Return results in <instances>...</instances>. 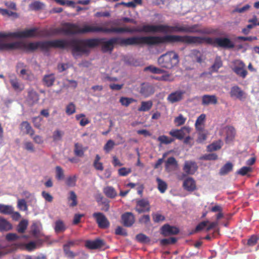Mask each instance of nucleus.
Here are the masks:
<instances>
[{"instance_id": "48", "label": "nucleus", "mask_w": 259, "mask_h": 259, "mask_svg": "<svg viewBox=\"0 0 259 259\" xmlns=\"http://www.w3.org/2000/svg\"><path fill=\"white\" fill-rule=\"evenodd\" d=\"M158 141L160 142L161 144H169L171 143L174 141V139L168 137L166 136L162 135L158 137L157 139Z\"/></svg>"}, {"instance_id": "19", "label": "nucleus", "mask_w": 259, "mask_h": 259, "mask_svg": "<svg viewBox=\"0 0 259 259\" xmlns=\"http://www.w3.org/2000/svg\"><path fill=\"white\" fill-rule=\"evenodd\" d=\"M39 100L38 94L33 89H29L27 91L26 101L28 103L32 106L37 103Z\"/></svg>"}, {"instance_id": "7", "label": "nucleus", "mask_w": 259, "mask_h": 259, "mask_svg": "<svg viewBox=\"0 0 259 259\" xmlns=\"http://www.w3.org/2000/svg\"><path fill=\"white\" fill-rule=\"evenodd\" d=\"M157 62L161 67L170 69L178 64L179 56L175 52L169 51L161 55Z\"/></svg>"}, {"instance_id": "40", "label": "nucleus", "mask_w": 259, "mask_h": 259, "mask_svg": "<svg viewBox=\"0 0 259 259\" xmlns=\"http://www.w3.org/2000/svg\"><path fill=\"white\" fill-rule=\"evenodd\" d=\"M101 157L99 155L97 154L93 162V166L95 168L98 170L102 171L104 169L103 163L100 162Z\"/></svg>"}, {"instance_id": "14", "label": "nucleus", "mask_w": 259, "mask_h": 259, "mask_svg": "<svg viewBox=\"0 0 259 259\" xmlns=\"http://www.w3.org/2000/svg\"><path fill=\"white\" fill-rule=\"evenodd\" d=\"M186 92L184 90H177L171 92L167 97L168 102L173 104L181 101L184 99Z\"/></svg>"}, {"instance_id": "20", "label": "nucleus", "mask_w": 259, "mask_h": 259, "mask_svg": "<svg viewBox=\"0 0 259 259\" xmlns=\"http://www.w3.org/2000/svg\"><path fill=\"white\" fill-rule=\"evenodd\" d=\"M198 169V166L195 162L192 161H186L185 162L183 170L188 175H193Z\"/></svg>"}, {"instance_id": "5", "label": "nucleus", "mask_w": 259, "mask_h": 259, "mask_svg": "<svg viewBox=\"0 0 259 259\" xmlns=\"http://www.w3.org/2000/svg\"><path fill=\"white\" fill-rule=\"evenodd\" d=\"M60 31L66 35L83 34L89 32H104L106 33H122L125 32L132 33L134 30L128 27H111L104 28L94 25H85L80 28L77 24L65 23L63 25Z\"/></svg>"}, {"instance_id": "32", "label": "nucleus", "mask_w": 259, "mask_h": 259, "mask_svg": "<svg viewBox=\"0 0 259 259\" xmlns=\"http://www.w3.org/2000/svg\"><path fill=\"white\" fill-rule=\"evenodd\" d=\"M103 192L108 198H114L117 196V192L115 189L111 186H107L103 189Z\"/></svg>"}, {"instance_id": "8", "label": "nucleus", "mask_w": 259, "mask_h": 259, "mask_svg": "<svg viewBox=\"0 0 259 259\" xmlns=\"http://www.w3.org/2000/svg\"><path fill=\"white\" fill-rule=\"evenodd\" d=\"M36 28H33L29 29H26L24 31H17L14 32H0V42L5 41L4 38L7 37L13 38H30L33 37L37 35Z\"/></svg>"}, {"instance_id": "34", "label": "nucleus", "mask_w": 259, "mask_h": 259, "mask_svg": "<svg viewBox=\"0 0 259 259\" xmlns=\"http://www.w3.org/2000/svg\"><path fill=\"white\" fill-rule=\"evenodd\" d=\"M121 105L124 107H128L131 104L137 102V100L133 98L121 97L119 100Z\"/></svg>"}, {"instance_id": "28", "label": "nucleus", "mask_w": 259, "mask_h": 259, "mask_svg": "<svg viewBox=\"0 0 259 259\" xmlns=\"http://www.w3.org/2000/svg\"><path fill=\"white\" fill-rule=\"evenodd\" d=\"M223 62L220 56H217L215 59L213 64L209 68V71L211 73L213 72H217L220 68L222 67Z\"/></svg>"}, {"instance_id": "35", "label": "nucleus", "mask_w": 259, "mask_h": 259, "mask_svg": "<svg viewBox=\"0 0 259 259\" xmlns=\"http://www.w3.org/2000/svg\"><path fill=\"white\" fill-rule=\"evenodd\" d=\"M191 56L198 63H201L203 61V55L198 50H193L191 52Z\"/></svg>"}, {"instance_id": "47", "label": "nucleus", "mask_w": 259, "mask_h": 259, "mask_svg": "<svg viewBox=\"0 0 259 259\" xmlns=\"http://www.w3.org/2000/svg\"><path fill=\"white\" fill-rule=\"evenodd\" d=\"M259 240V235H253L250 237L247 242V245L249 246L255 245Z\"/></svg>"}, {"instance_id": "60", "label": "nucleus", "mask_w": 259, "mask_h": 259, "mask_svg": "<svg viewBox=\"0 0 259 259\" xmlns=\"http://www.w3.org/2000/svg\"><path fill=\"white\" fill-rule=\"evenodd\" d=\"M56 178L58 180H62L64 178V172L62 168L59 166H57L56 167Z\"/></svg>"}, {"instance_id": "4", "label": "nucleus", "mask_w": 259, "mask_h": 259, "mask_svg": "<svg viewBox=\"0 0 259 259\" xmlns=\"http://www.w3.org/2000/svg\"><path fill=\"white\" fill-rule=\"evenodd\" d=\"M142 31L145 32H162L164 33L172 32L198 33L202 34H211L216 32V30L209 28H199V24L192 25H180L176 24L174 26L168 25H145L142 28Z\"/></svg>"}, {"instance_id": "13", "label": "nucleus", "mask_w": 259, "mask_h": 259, "mask_svg": "<svg viewBox=\"0 0 259 259\" xmlns=\"http://www.w3.org/2000/svg\"><path fill=\"white\" fill-rule=\"evenodd\" d=\"M230 96L232 98H235L240 101H244L247 98V95L238 85L233 86L230 92Z\"/></svg>"}, {"instance_id": "38", "label": "nucleus", "mask_w": 259, "mask_h": 259, "mask_svg": "<svg viewBox=\"0 0 259 259\" xmlns=\"http://www.w3.org/2000/svg\"><path fill=\"white\" fill-rule=\"evenodd\" d=\"M144 71H149L154 74H162L165 72V71L160 68L155 67L153 65L148 66L144 68Z\"/></svg>"}, {"instance_id": "44", "label": "nucleus", "mask_w": 259, "mask_h": 259, "mask_svg": "<svg viewBox=\"0 0 259 259\" xmlns=\"http://www.w3.org/2000/svg\"><path fill=\"white\" fill-rule=\"evenodd\" d=\"M28 225V222L26 220H22L19 223L17 231L20 233H23L26 230Z\"/></svg>"}, {"instance_id": "10", "label": "nucleus", "mask_w": 259, "mask_h": 259, "mask_svg": "<svg viewBox=\"0 0 259 259\" xmlns=\"http://www.w3.org/2000/svg\"><path fill=\"white\" fill-rule=\"evenodd\" d=\"M93 217L95 219L98 227L101 229H107L110 226V222L102 212H95Z\"/></svg>"}, {"instance_id": "27", "label": "nucleus", "mask_w": 259, "mask_h": 259, "mask_svg": "<svg viewBox=\"0 0 259 259\" xmlns=\"http://www.w3.org/2000/svg\"><path fill=\"white\" fill-rule=\"evenodd\" d=\"M225 130L226 133V142L233 141L236 136L235 128L232 126H227L226 127Z\"/></svg>"}, {"instance_id": "1", "label": "nucleus", "mask_w": 259, "mask_h": 259, "mask_svg": "<svg viewBox=\"0 0 259 259\" xmlns=\"http://www.w3.org/2000/svg\"><path fill=\"white\" fill-rule=\"evenodd\" d=\"M166 44L165 35L164 36H132L126 38L113 37L102 42V50L103 52L111 53L115 46L127 47L128 46H139L146 44L148 45H158Z\"/></svg>"}, {"instance_id": "33", "label": "nucleus", "mask_w": 259, "mask_h": 259, "mask_svg": "<svg viewBox=\"0 0 259 259\" xmlns=\"http://www.w3.org/2000/svg\"><path fill=\"white\" fill-rule=\"evenodd\" d=\"M153 106V102L151 100L142 101L141 106L138 108L139 111L147 112L149 111Z\"/></svg>"}, {"instance_id": "41", "label": "nucleus", "mask_w": 259, "mask_h": 259, "mask_svg": "<svg viewBox=\"0 0 259 259\" xmlns=\"http://www.w3.org/2000/svg\"><path fill=\"white\" fill-rule=\"evenodd\" d=\"M13 211V208L10 205L0 204V213L4 214H11Z\"/></svg>"}, {"instance_id": "53", "label": "nucleus", "mask_w": 259, "mask_h": 259, "mask_svg": "<svg viewBox=\"0 0 259 259\" xmlns=\"http://www.w3.org/2000/svg\"><path fill=\"white\" fill-rule=\"evenodd\" d=\"M79 244V241L77 240H69L63 245V248L70 249V247L77 245Z\"/></svg>"}, {"instance_id": "23", "label": "nucleus", "mask_w": 259, "mask_h": 259, "mask_svg": "<svg viewBox=\"0 0 259 259\" xmlns=\"http://www.w3.org/2000/svg\"><path fill=\"white\" fill-rule=\"evenodd\" d=\"M218 99L215 95H204L202 97V104L206 106L209 104H217Z\"/></svg>"}, {"instance_id": "25", "label": "nucleus", "mask_w": 259, "mask_h": 259, "mask_svg": "<svg viewBox=\"0 0 259 259\" xmlns=\"http://www.w3.org/2000/svg\"><path fill=\"white\" fill-rule=\"evenodd\" d=\"M11 223L7 219L0 216V231L7 232L12 229Z\"/></svg>"}, {"instance_id": "39", "label": "nucleus", "mask_w": 259, "mask_h": 259, "mask_svg": "<svg viewBox=\"0 0 259 259\" xmlns=\"http://www.w3.org/2000/svg\"><path fill=\"white\" fill-rule=\"evenodd\" d=\"M66 229L64 223L61 220H58L55 222L54 230L56 233L64 232Z\"/></svg>"}, {"instance_id": "12", "label": "nucleus", "mask_w": 259, "mask_h": 259, "mask_svg": "<svg viewBox=\"0 0 259 259\" xmlns=\"http://www.w3.org/2000/svg\"><path fill=\"white\" fill-rule=\"evenodd\" d=\"M150 205L147 199H141L137 200L135 210L139 213L149 212L150 210Z\"/></svg>"}, {"instance_id": "9", "label": "nucleus", "mask_w": 259, "mask_h": 259, "mask_svg": "<svg viewBox=\"0 0 259 259\" xmlns=\"http://www.w3.org/2000/svg\"><path fill=\"white\" fill-rule=\"evenodd\" d=\"M26 65L22 62H19L16 66V70L18 71L21 69L19 75L22 79L26 80L31 81L34 77L33 74L29 69H26L25 67Z\"/></svg>"}, {"instance_id": "17", "label": "nucleus", "mask_w": 259, "mask_h": 259, "mask_svg": "<svg viewBox=\"0 0 259 259\" xmlns=\"http://www.w3.org/2000/svg\"><path fill=\"white\" fill-rule=\"evenodd\" d=\"M161 234L163 236H168L171 235H177L179 233V229L175 226L169 224H165L161 228Z\"/></svg>"}, {"instance_id": "43", "label": "nucleus", "mask_w": 259, "mask_h": 259, "mask_svg": "<svg viewBox=\"0 0 259 259\" xmlns=\"http://www.w3.org/2000/svg\"><path fill=\"white\" fill-rule=\"evenodd\" d=\"M177 241L176 237H169L168 238L162 239L160 241V244L162 246H166L169 244H174Z\"/></svg>"}, {"instance_id": "57", "label": "nucleus", "mask_w": 259, "mask_h": 259, "mask_svg": "<svg viewBox=\"0 0 259 259\" xmlns=\"http://www.w3.org/2000/svg\"><path fill=\"white\" fill-rule=\"evenodd\" d=\"M76 181V177L74 176L73 177H69L66 180V184L69 187H73L75 185Z\"/></svg>"}, {"instance_id": "15", "label": "nucleus", "mask_w": 259, "mask_h": 259, "mask_svg": "<svg viewBox=\"0 0 259 259\" xmlns=\"http://www.w3.org/2000/svg\"><path fill=\"white\" fill-rule=\"evenodd\" d=\"M86 247L90 249H97L106 248L105 241L101 239H96L94 240H87L85 244Z\"/></svg>"}, {"instance_id": "2", "label": "nucleus", "mask_w": 259, "mask_h": 259, "mask_svg": "<svg viewBox=\"0 0 259 259\" xmlns=\"http://www.w3.org/2000/svg\"><path fill=\"white\" fill-rule=\"evenodd\" d=\"M46 51L51 48L64 49L67 47L71 48L72 54L75 57L82 54H88L89 48H94L99 45L100 39L98 38L77 39L73 38L69 41L64 39H55L45 41Z\"/></svg>"}, {"instance_id": "50", "label": "nucleus", "mask_w": 259, "mask_h": 259, "mask_svg": "<svg viewBox=\"0 0 259 259\" xmlns=\"http://www.w3.org/2000/svg\"><path fill=\"white\" fill-rule=\"evenodd\" d=\"M68 201H72V202L69 204V206L71 207H74L77 205V196L74 192L71 191L70 192V196L68 198Z\"/></svg>"}, {"instance_id": "58", "label": "nucleus", "mask_w": 259, "mask_h": 259, "mask_svg": "<svg viewBox=\"0 0 259 259\" xmlns=\"http://www.w3.org/2000/svg\"><path fill=\"white\" fill-rule=\"evenodd\" d=\"M18 207L21 210L25 211L27 210L26 202L23 199H19L18 201Z\"/></svg>"}, {"instance_id": "31", "label": "nucleus", "mask_w": 259, "mask_h": 259, "mask_svg": "<svg viewBox=\"0 0 259 259\" xmlns=\"http://www.w3.org/2000/svg\"><path fill=\"white\" fill-rule=\"evenodd\" d=\"M223 144V142L221 140L214 142L207 146V151L212 152L220 150L222 148Z\"/></svg>"}, {"instance_id": "54", "label": "nucleus", "mask_w": 259, "mask_h": 259, "mask_svg": "<svg viewBox=\"0 0 259 259\" xmlns=\"http://www.w3.org/2000/svg\"><path fill=\"white\" fill-rule=\"evenodd\" d=\"M20 238V237L19 236L15 233H8L5 236L6 240L9 242L16 241Z\"/></svg>"}, {"instance_id": "16", "label": "nucleus", "mask_w": 259, "mask_h": 259, "mask_svg": "<svg viewBox=\"0 0 259 259\" xmlns=\"http://www.w3.org/2000/svg\"><path fill=\"white\" fill-rule=\"evenodd\" d=\"M191 128L188 126H184L180 130H171L169 132V135L179 140H182L188 135L191 132Z\"/></svg>"}, {"instance_id": "21", "label": "nucleus", "mask_w": 259, "mask_h": 259, "mask_svg": "<svg viewBox=\"0 0 259 259\" xmlns=\"http://www.w3.org/2000/svg\"><path fill=\"white\" fill-rule=\"evenodd\" d=\"M183 187L186 191L193 192L196 189V182L192 178L188 177L184 181Z\"/></svg>"}, {"instance_id": "30", "label": "nucleus", "mask_w": 259, "mask_h": 259, "mask_svg": "<svg viewBox=\"0 0 259 259\" xmlns=\"http://www.w3.org/2000/svg\"><path fill=\"white\" fill-rule=\"evenodd\" d=\"M86 150L87 148L83 147L81 144L76 143L74 144V153L76 156L82 157Z\"/></svg>"}, {"instance_id": "26", "label": "nucleus", "mask_w": 259, "mask_h": 259, "mask_svg": "<svg viewBox=\"0 0 259 259\" xmlns=\"http://www.w3.org/2000/svg\"><path fill=\"white\" fill-rule=\"evenodd\" d=\"M56 80V77L54 73L46 74L44 76L42 81L43 84L47 87H51L53 84Z\"/></svg>"}, {"instance_id": "6", "label": "nucleus", "mask_w": 259, "mask_h": 259, "mask_svg": "<svg viewBox=\"0 0 259 259\" xmlns=\"http://www.w3.org/2000/svg\"><path fill=\"white\" fill-rule=\"evenodd\" d=\"M38 49L46 51L45 41L29 42L26 44L21 41H16L11 43H6L5 41L0 42V51H11L21 50L25 51H34Z\"/></svg>"}, {"instance_id": "18", "label": "nucleus", "mask_w": 259, "mask_h": 259, "mask_svg": "<svg viewBox=\"0 0 259 259\" xmlns=\"http://www.w3.org/2000/svg\"><path fill=\"white\" fill-rule=\"evenodd\" d=\"M121 220L123 225L126 227H131L135 222V216L131 212H126L122 214Z\"/></svg>"}, {"instance_id": "42", "label": "nucleus", "mask_w": 259, "mask_h": 259, "mask_svg": "<svg viewBox=\"0 0 259 259\" xmlns=\"http://www.w3.org/2000/svg\"><path fill=\"white\" fill-rule=\"evenodd\" d=\"M156 181L158 183V190L161 193H164L167 188V184L164 181H163V180H162L161 179H160L159 178H157L156 179Z\"/></svg>"}, {"instance_id": "63", "label": "nucleus", "mask_w": 259, "mask_h": 259, "mask_svg": "<svg viewBox=\"0 0 259 259\" xmlns=\"http://www.w3.org/2000/svg\"><path fill=\"white\" fill-rule=\"evenodd\" d=\"M30 137L32 139L33 142L36 144H42L44 142L43 138L40 136L34 135V134L33 136Z\"/></svg>"}, {"instance_id": "56", "label": "nucleus", "mask_w": 259, "mask_h": 259, "mask_svg": "<svg viewBox=\"0 0 259 259\" xmlns=\"http://www.w3.org/2000/svg\"><path fill=\"white\" fill-rule=\"evenodd\" d=\"M114 145V142L112 140H109L104 145V149L106 152H108L113 148Z\"/></svg>"}, {"instance_id": "55", "label": "nucleus", "mask_w": 259, "mask_h": 259, "mask_svg": "<svg viewBox=\"0 0 259 259\" xmlns=\"http://www.w3.org/2000/svg\"><path fill=\"white\" fill-rule=\"evenodd\" d=\"M132 172L131 168L122 167L118 169V172L120 176H126Z\"/></svg>"}, {"instance_id": "36", "label": "nucleus", "mask_w": 259, "mask_h": 259, "mask_svg": "<svg viewBox=\"0 0 259 259\" xmlns=\"http://www.w3.org/2000/svg\"><path fill=\"white\" fill-rule=\"evenodd\" d=\"M75 118L79 121V124L81 126H84L90 122V120L85 117L84 114H79L75 115Z\"/></svg>"}, {"instance_id": "3", "label": "nucleus", "mask_w": 259, "mask_h": 259, "mask_svg": "<svg viewBox=\"0 0 259 259\" xmlns=\"http://www.w3.org/2000/svg\"><path fill=\"white\" fill-rule=\"evenodd\" d=\"M166 44H174L184 43L188 45H201L204 42L225 49H233L234 43L228 38L217 37L214 39L209 37H201L190 35H165Z\"/></svg>"}, {"instance_id": "46", "label": "nucleus", "mask_w": 259, "mask_h": 259, "mask_svg": "<svg viewBox=\"0 0 259 259\" xmlns=\"http://www.w3.org/2000/svg\"><path fill=\"white\" fill-rule=\"evenodd\" d=\"M186 120V118L184 117V116L180 114L177 117H175L174 119V123L177 126H181L184 124Z\"/></svg>"}, {"instance_id": "37", "label": "nucleus", "mask_w": 259, "mask_h": 259, "mask_svg": "<svg viewBox=\"0 0 259 259\" xmlns=\"http://www.w3.org/2000/svg\"><path fill=\"white\" fill-rule=\"evenodd\" d=\"M233 169V164L230 162L226 163L220 170L219 174L221 175H225Z\"/></svg>"}, {"instance_id": "59", "label": "nucleus", "mask_w": 259, "mask_h": 259, "mask_svg": "<svg viewBox=\"0 0 259 259\" xmlns=\"http://www.w3.org/2000/svg\"><path fill=\"white\" fill-rule=\"evenodd\" d=\"M153 220L154 223H159L164 221L165 217L161 214L156 213L152 214Z\"/></svg>"}, {"instance_id": "52", "label": "nucleus", "mask_w": 259, "mask_h": 259, "mask_svg": "<svg viewBox=\"0 0 259 259\" xmlns=\"http://www.w3.org/2000/svg\"><path fill=\"white\" fill-rule=\"evenodd\" d=\"M205 117L206 116L204 114H201L197 117L195 123V127L197 130H200L199 126L204 122Z\"/></svg>"}, {"instance_id": "49", "label": "nucleus", "mask_w": 259, "mask_h": 259, "mask_svg": "<svg viewBox=\"0 0 259 259\" xmlns=\"http://www.w3.org/2000/svg\"><path fill=\"white\" fill-rule=\"evenodd\" d=\"M218 158V156L215 153H210L202 155L200 159L204 160H214Z\"/></svg>"}, {"instance_id": "29", "label": "nucleus", "mask_w": 259, "mask_h": 259, "mask_svg": "<svg viewBox=\"0 0 259 259\" xmlns=\"http://www.w3.org/2000/svg\"><path fill=\"white\" fill-rule=\"evenodd\" d=\"M20 129L22 131L25 130L26 134L29 135L30 137L33 136L34 131L32 128L30 123L26 121H23L20 124Z\"/></svg>"}, {"instance_id": "45", "label": "nucleus", "mask_w": 259, "mask_h": 259, "mask_svg": "<svg viewBox=\"0 0 259 259\" xmlns=\"http://www.w3.org/2000/svg\"><path fill=\"white\" fill-rule=\"evenodd\" d=\"M136 238L137 240L140 243H148L150 241V238L143 233L137 234Z\"/></svg>"}, {"instance_id": "62", "label": "nucleus", "mask_w": 259, "mask_h": 259, "mask_svg": "<svg viewBox=\"0 0 259 259\" xmlns=\"http://www.w3.org/2000/svg\"><path fill=\"white\" fill-rule=\"evenodd\" d=\"M178 162L174 157H170L167 158V160L165 162V166L166 167H168L169 165H175L177 166Z\"/></svg>"}, {"instance_id": "64", "label": "nucleus", "mask_w": 259, "mask_h": 259, "mask_svg": "<svg viewBox=\"0 0 259 259\" xmlns=\"http://www.w3.org/2000/svg\"><path fill=\"white\" fill-rule=\"evenodd\" d=\"M150 221L149 215H143L139 219V222L140 224H147Z\"/></svg>"}, {"instance_id": "11", "label": "nucleus", "mask_w": 259, "mask_h": 259, "mask_svg": "<svg viewBox=\"0 0 259 259\" xmlns=\"http://www.w3.org/2000/svg\"><path fill=\"white\" fill-rule=\"evenodd\" d=\"M233 64L234 65L233 71L238 75L242 78H245L247 74V71L245 69V64L239 60H234Z\"/></svg>"}, {"instance_id": "51", "label": "nucleus", "mask_w": 259, "mask_h": 259, "mask_svg": "<svg viewBox=\"0 0 259 259\" xmlns=\"http://www.w3.org/2000/svg\"><path fill=\"white\" fill-rule=\"evenodd\" d=\"M76 111V107L73 103H70L66 108V113L68 115H71Z\"/></svg>"}, {"instance_id": "22", "label": "nucleus", "mask_w": 259, "mask_h": 259, "mask_svg": "<svg viewBox=\"0 0 259 259\" xmlns=\"http://www.w3.org/2000/svg\"><path fill=\"white\" fill-rule=\"evenodd\" d=\"M10 82L12 87L15 91L21 92L24 89V85L20 83L15 75L10 76Z\"/></svg>"}, {"instance_id": "24", "label": "nucleus", "mask_w": 259, "mask_h": 259, "mask_svg": "<svg viewBox=\"0 0 259 259\" xmlns=\"http://www.w3.org/2000/svg\"><path fill=\"white\" fill-rule=\"evenodd\" d=\"M154 92L153 88L149 84L143 83L141 85L140 93L144 96L147 97L152 95Z\"/></svg>"}, {"instance_id": "61", "label": "nucleus", "mask_w": 259, "mask_h": 259, "mask_svg": "<svg viewBox=\"0 0 259 259\" xmlns=\"http://www.w3.org/2000/svg\"><path fill=\"white\" fill-rule=\"evenodd\" d=\"M252 171V169L250 167L248 166H243L241 167L238 171V174L244 176L247 175L248 172H250Z\"/></svg>"}]
</instances>
